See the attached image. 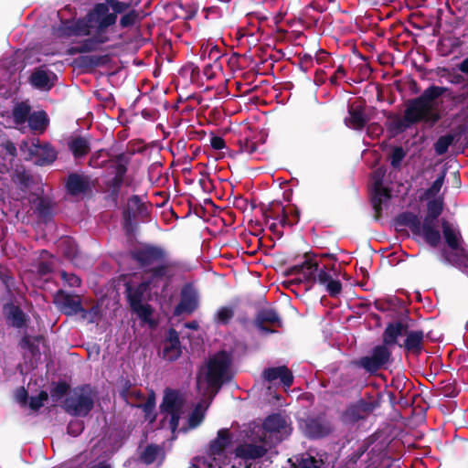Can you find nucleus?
<instances>
[{"label":"nucleus","mask_w":468,"mask_h":468,"mask_svg":"<svg viewBox=\"0 0 468 468\" xmlns=\"http://www.w3.org/2000/svg\"><path fill=\"white\" fill-rule=\"evenodd\" d=\"M132 7V2L105 0L96 4L87 15L77 21L62 24V34L66 36H86L83 42L70 48V53H83L98 50L101 45L111 41L115 33L118 15Z\"/></svg>","instance_id":"7ed1b4c3"},{"label":"nucleus","mask_w":468,"mask_h":468,"mask_svg":"<svg viewBox=\"0 0 468 468\" xmlns=\"http://www.w3.org/2000/svg\"><path fill=\"white\" fill-rule=\"evenodd\" d=\"M56 75L52 71L43 67L36 69L30 77L31 84L35 88L43 90H50L51 87L54 85Z\"/></svg>","instance_id":"6ab92c4d"},{"label":"nucleus","mask_w":468,"mask_h":468,"mask_svg":"<svg viewBox=\"0 0 468 468\" xmlns=\"http://www.w3.org/2000/svg\"><path fill=\"white\" fill-rule=\"evenodd\" d=\"M441 227L444 239L452 250V252L444 250L443 257L448 262L459 265L465 261V252L462 247L460 231L457 227L445 220L442 221Z\"/></svg>","instance_id":"423d86ee"},{"label":"nucleus","mask_w":468,"mask_h":468,"mask_svg":"<svg viewBox=\"0 0 468 468\" xmlns=\"http://www.w3.org/2000/svg\"><path fill=\"white\" fill-rule=\"evenodd\" d=\"M16 400L21 405L26 406L27 401V390L22 388L16 392Z\"/></svg>","instance_id":"3c124183"},{"label":"nucleus","mask_w":468,"mask_h":468,"mask_svg":"<svg viewBox=\"0 0 468 468\" xmlns=\"http://www.w3.org/2000/svg\"><path fill=\"white\" fill-rule=\"evenodd\" d=\"M69 147L75 157H82L90 151V143L88 139L77 136L70 140Z\"/></svg>","instance_id":"72a5a7b5"},{"label":"nucleus","mask_w":468,"mask_h":468,"mask_svg":"<svg viewBox=\"0 0 468 468\" xmlns=\"http://www.w3.org/2000/svg\"><path fill=\"white\" fill-rule=\"evenodd\" d=\"M444 176H445L444 174H441L440 176H438V178L432 183L431 187H429L424 192L422 198H424V199L434 198L441 189V186L444 182Z\"/></svg>","instance_id":"ea45409f"},{"label":"nucleus","mask_w":468,"mask_h":468,"mask_svg":"<svg viewBox=\"0 0 468 468\" xmlns=\"http://www.w3.org/2000/svg\"><path fill=\"white\" fill-rule=\"evenodd\" d=\"M30 111L31 108L28 103L25 101L16 103L11 113L6 116L5 126L14 127L24 132L27 128Z\"/></svg>","instance_id":"2eb2a0df"},{"label":"nucleus","mask_w":468,"mask_h":468,"mask_svg":"<svg viewBox=\"0 0 468 468\" xmlns=\"http://www.w3.org/2000/svg\"><path fill=\"white\" fill-rule=\"evenodd\" d=\"M163 357L169 361L177 359L181 355V346L176 330L170 329L163 344Z\"/></svg>","instance_id":"f3484780"},{"label":"nucleus","mask_w":468,"mask_h":468,"mask_svg":"<svg viewBox=\"0 0 468 468\" xmlns=\"http://www.w3.org/2000/svg\"><path fill=\"white\" fill-rule=\"evenodd\" d=\"M210 145L215 150H221L225 147V142L219 136H212L210 139Z\"/></svg>","instance_id":"603ef678"},{"label":"nucleus","mask_w":468,"mask_h":468,"mask_svg":"<svg viewBox=\"0 0 468 468\" xmlns=\"http://www.w3.org/2000/svg\"><path fill=\"white\" fill-rule=\"evenodd\" d=\"M384 171L380 168L377 169L372 176L371 183V202L376 213V218H378L384 207L389 201V191L383 186L382 181Z\"/></svg>","instance_id":"1a4fd4ad"},{"label":"nucleus","mask_w":468,"mask_h":468,"mask_svg":"<svg viewBox=\"0 0 468 468\" xmlns=\"http://www.w3.org/2000/svg\"><path fill=\"white\" fill-rule=\"evenodd\" d=\"M5 313L13 326L22 327L25 324L26 315L18 307L7 304L5 306Z\"/></svg>","instance_id":"473e14b6"},{"label":"nucleus","mask_w":468,"mask_h":468,"mask_svg":"<svg viewBox=\"0 0 468 468\" xmlns=\"http://www.w3.org/2000/svg\"><path fill=\"white\" fill-rule=\"evenodd\" d=\"M234 315V311L231 307L222 306L215 314L214 320L217 324H226Z\"/></svg>","instance_id":"58836bf2"},{"label":"nucleus","mask_w":468,"mask_h":468,"mask_svg":"<svg viewBox=\"0 0 468 468\" xmlns=\"http://www.w3.org/2000/svg\"><path fill=\"white\" fill-rule=\"evenodd\" d=\"M216 56H217V58H218V56H219V51L218 49H216Z\"/></svg>","instance_id":"0e129e2a"},{"label":"nucleus","mask_w":468,"mask_h":468,"mask_svg":"<svg viewBox=\"0 0 468 468\" xmlns=\"http://www.w3.org/2000/svg\"><path fill=\"white\" fill-rule=\"evenodd\" d=\"M199 304V293L192 284H186L180 293V302L175 309V314H192Z\"/></svg>","instance_id":"ddd939ff"},{"label":"nucleus","mask_w":468,"mask_h":468,"mask_svg":"<svg viewBox=\"0 0 468 468\" xmlns=\"http://www.w3.org/2000/svg\"><path fill=\"white\" fill-rule=\"evenodd\" d=\"M256 322L270 324L271 325L278 327L282 326V322L278 314L272 309H263L259 312Z\"/></svg>","instance_id":"e433bc0d"},{"label":"nucleus","mask_w":468,"mask_h":468,"mask_svg":"<svg viewBox=\"0 0 468 468\" xmlns=\"http://www.w3.org/2000/svg\"><path fill=\"white\" fill-rule=\"evenodd\" d=\"M165 452L162 447L157 445H149L144 450L142 459L146 464L154 463H160L164 460Z\"/></svg>","instance_id":"2f4dec72"},{"label":"nucleus","mask_w":468,"mask_h":468,"mask_svg":"<svg viewBox=\"0 0 468 468\" xmlns=\"http://www.w3.org/2000/svg\"><path fill=\"white\" fill-rule=\"evenodd\" d=\"M109 169V174L112 176V177L108 179V183L112 188L117 189L123 181L126 166L121 161H112L111 162Z\"/></svg>","instance_id":"bb28decb"},{"label":"nucleus","mask_w":468,"mask_h":468,"mask_svg":"<svg viewBox=\"0 0 468 468\" xmlns=\"http://www.w3.org/2000/svg\"><path fill=\"white\" fill-rule=\"evenodd\" d=\"M34 202L36 203V208L40 216L46 217L49 213L48 202L44 198L37 197Z\"/></svg>","instance_id":"a18cd8bd"},{"label":"nucleus","mask_w":468,"mask_h":468,"mask_svg":"<svg viewBox=\"0 0 468 468\" xmlns=\"http://www.w3.org/2000/svg\"><path fill=\"white\" fill-rule=\"evenodd\" d=\"M442 88L431 86L417 99L411 101L405 111L403 116L404 127H410L411 124L420 121L433 124L439 121L440 115L436 111L434 100L442 94Z\"/></svg>","instance_id":"39448f33"},{"label":"nucleus","mask_w":468,"mask_h":468,"mask_svg":"<svg viewBox=\"0 0 468 468\" xmlns=\"http://www.w3.org/2000/svg\"><path fill=\"white\" fill-rule=\"evenodd\" d=\"M299 220V213L295 208H290L288 210L283 209L282 216L280 219V223L282 226H293Z\"/></svg>","instance_id":"a19ab883"},{"label":"nucleus","mask_w":468,"mask_h":468,"mask_svg":"<svg viewBox=\"0 0 468 468\" xmlns=\"http://www.w3.org/2000/svg\"><path fill=\"white\" fill-rule=\"evenodd\" d=\"M137 197H133L131 200H136Z\"/></svg>","instance_id":"69168bd1"},{"label":"nucleus","mask_w":468,"mask_h":468,"mask_svg":"<svg viewBox=\"0 0 468 468\" xmlns=\"http://www.w3.org/2000/svg\"><path fill=\"white\" fill-rule=\"evenodd\" d=\"M122 16L119 21V25L122 28H126L133 26L138 20L139 14L135 9H127L125 12L121 14Z\"/></svg>","instance_id":"4c0bfd02"},{"label":"nucleus","mask_w":468,"mask_h":468,"mask_svg":"<svg viewBox=\"0 0 468 468\" xmlns=\"http://www.w3.org/2000/svg\"><path fill=\"white\" fill-rule=\"evenodd\" d=\"M263 378L267 381H274L280 379L281 382L286 387L289 388L293 381V377L292 372L284 366L277 367H270L263 371Z\"/></svg>","instance_id":"412c9836"},{"label":"nucleus","mask_w":468,"mask_h":468,"mask_svg":"<svg viewBox=\"0 0 468 468\" xmlns=\"http://www.w3.org/2000/svg\"><path fill=\"white\" fill-rule=\"evenodd\" d=\"M92 181L90 176L83 174H71L69 176L66 188L70 195L86 194L91 189Z\"/></svg>","instance_id":"dca6fc26"},{"label":"nucleus","mask_w":468,"mask_h":468,"mask_svg":"<svg viewBox=\"0 0 468 468\" xmlns=\"http://www.w3.org/2000/svg\"><path fill=\"white\" fill-rule=\"evenodd\" d=\"M458 68H459L460 71H462L463 73L468 74V58L463 59L460 63Z\"/></svg>","instance_id":"bf43d9fd"},{"label":"nucleus","mask_w":468,"mask_h":468,"mask_svg":"<svg viewBox=\"0 0 468 468\" xmlns=\"http://www.w3.org/2000/svg\"><path fill=\"white\" fill-rule=\"evenodd\" d=\"M57 303L61 312L67 315L85 313L84 309L81 307L80 301L77 297L65 295L57 299Z\"/></svg>","instance_id":"393cba45"},{"label":"nucleus","mask_w":468,"mask_h":468,"mask_svg":"<svg viewBox=\"0 0 468 468\" xmlns=\"http://www.w3.org/2000/svg\"><path fill=\"white\" fill-rule=\"evenodd\" d=\"M256 325H257L258 329L261 331V334L266 335V334L276 333V330L269 328L263 323L256 322Z\"/></svg>","instance_id":"4d7b16f0"},{"label":"nucleus","mask_w":468,"mask_h":468,"mask_svg":"<svg viewBox=\"0 0 468 468\" xmlns=\"http://www.w3.org/2000/svg\"><path fill=\"white\" fill-rule=\"evenodd\" d=\"M13 181L24 193H26L31 188L34 179L25 169H16L13 174Z\"/></svg>","instance_id":"f704fd0d"},{"label":"nucleus","mask_w":468,"mask_h":468,"mask_svg":"<svg viewBox=\"0 0 468 468\" xmlns=\"http://www.w3.org/2000/svg\"><path fill=\"white\" fill-rule=\"evenodd\" d=\"M420 234H421L425 240L432 247H436L441 241L439 230L432 227V222L429 221V218H425Z\"/></svg>","instance_id":"7c9ffc66"},{"label":"nucleus","mask_w":468,"mask_h":468,"mask_svg":"<svg viewBox=\"0 0 468 468\" xmlns=\"http://www.w3.org/2000/svg\"><path fill=\"white\" fill-rule=\"evenodd\" d=\"M391 351L388 346H377L369 355L361 357L357 365L367 372L375 373L389 361Z\"/></svg>","instance_id":"9d476101"},{"label":"nucleus","mask_w":468,"mask_h":468,"mask_svg":"<svg viewBox=\"0 0 468 468\" xmlns=\"http://www.w3.org/2000/svg\"><path fill=\"white\" fill-rule=\"evenodd\" d=\"M291 433L285 416L272 414L263 423H252L245 431V440L235 452H229L228 430H220L211 441L207 457H196L189 468H249L250 461L262 457L273 445Z\"/></svg>","instance_id":"f257e3e1"},{"label":"nucleus","mask_w":468,"mask_h":468,"mask_svg":"<svg viewBox=\"0 0 468 468\" xmlns=\"http://www.w3.org/2000/svg\"><path fill=\"white\" fill-rule=\"evenodd\" d=\"M48 400V393L40 391L37 396L30 397L29 407L31 410H37L44 405Z\"/></svg>","instance_id":"c03bdc74"},{"label":"nucleus","mask_w":468,"mask_h":468,"mask_svg":"<svg viewBox=\"0 0 468 468\" xmlns=\"http://www.w3.org/2000/svg\"><path fill=\"white\" fill-rule=\"evenodd\" d=\"M442 210V203L439 199H432L428 203V217L429 221L435 220Z\"/></svg>","instance_id":"79ce46f5"},{"label":"nucleus","mask_w":468,"mask_h":468,"mask_svg":"<svg viewBox=\"0 0 468 468\" xmlns=\"http://www.w3.org/2000/svg\"><path fill=\"white\" fill-rule=\"evenodd\" d=\"M405 157V153L401 147H397L391 154V165L394 167L399 166L401 161Z\"/></svg>","instance_id":"49530a36"},{"label":"nucleus","mask_w":468,"mask_h":468,"mask_svg":"<svg viewBox=\"0 0 468 468\" xmlns=\"http://www.w3.org/2000/svg\"><path fill=\"white\" fill-rule=\"evenodd\" d=\"M298 463L295 464L292 462V459L288 460L289 467L286 468H320L323 464L321 460H317L310 454H303L300 460H297Z\"/></svg>","instance_id":"c9c22d12"},{"label":"nucleus","mask_w":468,"mask_h":468,"mask_svg":"<svg viewBox=\"0 0 468 468\" xmlns=\"http://www.w3.org/2000/svg\"><path fill=\"white\" fill-rule=\"evenodd\" d=\"M122 396L123 397V399L126 400L127 403H129L134 407L142 408L143 411L144 412V417L146 420H148L150 422H152L154 420V415L153 413H154V405H155L154 399L148 398L147 400L143 404L134 403L132 400V398L135 397V398L139 399V397H140V392L135 388H131V389L122 390Z\"/></svg>","instance_id":"a211bd4d"},{"label":"nucleus","mask_w":468,"mask_h":468,"mask_svg":"<svg viewBox=\"0 0 468 468\" xmlns=\"http://www.w3.org/2000/svg\"><path fill=\"white\" fill-rule=\"evenodd\" d=\"M132 256L144 269V274L138 285L127 284L128 300L133 312L144 323L152 324L153 310L144 301L154 289L159 288L172 276L176 264L160 246L144 245L133 250Z\"/></svg>","instance_id":"f03ea898"},{"label":"nucleus","mask_w":468,"mask_h":468,"mask_svg":"<svg viewBox=\"0 0 468 468\" xmlns=\"http://www.w3.org/2000/svg\"><path fill=\"white\" fill-rule=\"evenodd\" d=\"M182 407L183 399L181 395L176 390L167 389L161 405L162 412L165 414L162 425L165 427L168 424V428L173 433H175L178 427Z\"/></svg>","instance_id":"0eeeda50"},{"label":"nucleus","mask_w":468,"mask_h":468,"mask_svg":"<svg viewBox=\"0 0 468 468\" xmlns=\"http://www.w3.org/2000/svg\"><path fill=\"white\" fill-rule=\"evenodd\" d=\"M452 140L453 138L451 135L440 137L434 144L435 152L440 155L445 154L449 146L452 144Z\"/></svg>","instance_id":"37998d69"},{"label":"nucleus","mask_w":468,"mask_h":468,"mask_svg":"<svg viewBox=\"0 0 468 468\" xmlns=\"http://www.w3.org/2000/svg\"><path fill=\"white\" fill-rule=\"evenodd\" d=\"M61 277L71 287H78L80 285V279L75 274H68L63 271L61 273Z\"/></svg>","instance_id":"de8ad7c7"},{"label":"nucleus","mask_w":468,"mask_h":468,"mask_svg":"<svg viewBox=\"0 0 468 468\" xmlns=\"http://www.w3.org/2000/svg\"><path fill=\"white\" fill-rule=\"evenodd\" d=\"M397 225L399 227H408L415 234L421 232V223L419 217L411 212H404L400 214L396 219Z\"/></svg>","instance_id":"a878e982"},{"label":"nucleus","mask_w":468,"mask_h":468,"mask_svg":"<svg viewBox=\"0 0 468 468\" xmlns=\"http://www.w3.org/2000/svg\"><path fill=\"white\" fill-rule=\"evenodd\" d=\"M97 314V309L96 308H92L90 312H89V315H90V322H93V317Z\"/></svg>","instance_id":"680f3d73"},{"label":"nucleus","mask_w":468,"mask_h":468,"mask_svg":"<svg viewBox=\"0 0 468 468\" xmlns=\"http://www.w3.org/2000/svg\"><path fill=\"white\" fill-rule=\"evenodd\" d=\"M366 122V116L360 108L351 106L348 109V116L345 119L346 126L355 130H359L364 127Z\"/></svg>","instance_id":"c85d7f7f"},{"label":"nucleus","mask_w":468,"mask_h":468,"mask_svg":"<svg viewBox=\"0 0 468 468\" xmlns=\"http://www.w3.org/2000/svg\"><path fill=\"white\" fill-rule=\"evenodd\" d=\"M257 150V145L254 142L246 140L241 144V152L247 154H252Z\"/></svg>","instance_id":"8fccbe9b"},{"label":"nucleus","mask_w":468,"mask_h":468,"mask_svg":"<svg viewBox=\"0 0 468 468\" xmlns=\"http://www.w3.org/2000/svg\"><path fill=\"white\" fill-rule=\"evenodd\" d=\"M63 243H68L69 247L72 246V240L69 239H66L64 240H62ZM64 253L66 254V256L71 260H74V257H75V250L73 248H69V250L68 251H64Z\"/></svg>","instance_id":"13d9d810"},{"label":"nucleus","mask_w":468,"mask_h":468,"mask_svg":"<svg viewBox=\"0 0 468 468\" xmlns=\"http://www.w3.org/2000/svg\"><path fill=\"white\" fill-rule=\"evenodd\" d=\"M26 149H28V154L26 155V158L37 156V160L36 162L40 165L50 164L57 157L56 151L49 144L41 145L33 142L30 144L28 142H23L20 144V150L24 152Z\"/></svg>","instance_id":"f8f14e48"},{"label":"nucleus","mask_w":468,"mask_h":468,"mask_svg":"<svg viewBox=\"0 0 468 468\" xmlns=\"http://www.w3.org/2000/svg\"><path fill=\"white\" fill-rule=\"evenodd\" d=\"M406 339L403 345H399L404 347L407 351L419 354L422 349V342L424 334L420 330L405 332Z\"/></svg>","instance_id":"b1692460"},{"label":"nucleus","mask_w":468,"mask_h":468,"mask_svg":"<svg viewBox=\"0 0 468 468\" xmlns=\"http://www.w3.org/2000/svg\"><path fill=\"white\" fill-rule=\"evenodd\" d=\"M186 327H187L189 329L196 330L198 327V324L197 322H195V321L189 322V323L186 324Z\"/></svg>","instance_id":"052dcab7"},{"label":"nucleus","mask_w":468,"mask_h":468,"mask_svg":"<svg viewBox=\"0 0 468 468\" xmlns=\"http://www.w3.org/2000/svg\"><path fill=\"white\" fill-rule=\"evenodd\" d=\"M93 468H112V467H111L110 464H108L106 463H100L99 464H97Z\"/></svg>","instance_id":"e2e57ef3"},{"label":"nucleus","mask_w":468,"mask_h":468,"mask_svg":"<svg viewBox=\"0 0 468 468\" xmlns=\"http://www.w3.org/2000/svg\"><path fill=\"white\" fill-rule=\"evenodd\" d=\"M405 330L406 328L401 323L388 324L383 334V346H388L398 344V337L405 334Z\"/></svg>","instance_id":"c756f323"},{"label":"nucleus","mask_w":468,"mask_h":468,"mask_svg":"<svg viewBox=\"0 0 468 468\" xmlns=\"http://www.w3.org/2000/svg\"><path fill=\"white\" fill-rule=\"evenodd\" d=\"M231 362L230 354L221 351L200 367L197 377V388L201 399L189 415L187 429H195L201 424L207 409L222 384L232 378Z\"/></svg>","instance_id":"20e7f679"},{"label":"nucleus","mask_w":468,"mask_h":468,"mask_svg":"<svg viewBox=\"0 0 468 468\" xmlns=\"http://www.w3.org/2000/svg\"><path fill=\"white\" fill-rule=\"evenodd\" d=\"M48 117L44 111L34 112L29 114L27 127L32 131L42 133L48 125Z\"/></svg>","instance_id":"cd10ccee"},{"label":"nucleus","mask_w":468,"mask_h":468,"mask_svg":"<svg viewBox=\"0 0 468 468\" xmlns=\"http://www.w3.org/2000/svg\"><path fill=\"white\" fill-rule=\"evenodd\" d=\"M93 407V397L89 388L73 390L65 400V410L73 416H86Z\"/></svg>","instance_id":"6e6552de"},{"label":"nucleus","mask_w":468,"mask_h":468,"mask_svg":"<svg viewBox=\"0 0 468 468\" xmlns=\"http://www.w3.org/2000/svg\"><path fill=\"white\" fill-rule=\"evenodd\" d=\"M25 358H28L33 367L46 349L45 339L41 336H24L21 340Z\"/></svg>","instance_id":"4468645a"},{"label":"nucleus","mask_w":468,"mask_h":468,"mask_svg":"<svg viewBox=\"0 0 468 468\" xmlns=\"http://www.w3.org/2000/svg\"><path fill=\"white\" fill-rule=\"evenodd\" d=\"M105 153L103 151H100V152L96 153L95 154H93L90 160V165H91L93 167L100 166L102 163H99L98 159L100 156H102Z\"/></svg>","instance_id":"5fc2aeb1"},{"label":"nucleus","mask_w":468,"mask_h":468,"mask_svg":"<svg viewBox=\"0 0 468 468\" xmlns=\"http://www.w3.org/2000/svg\"><path fill=\"white\" fill-rule=\"evenodd\" d=\"M303 432L310 438H321L330 432L329 424L321 419H308L303 426Z\"/></svg>","instance_id":"aec40b11"},{"label":"nucleus","mask_w":468,"mask_h":468,"mask_svg":"<svg viewBox=\"0 0 468 468\" xmlns=\"http://www.w3.org/2000/svg\"><path fill=\"white\" fill-rule=\"evenodd\" d=\"M372 410L373 407L370 403L360 400L347 408L344 413V420L345 421L355 422L364 419Z\"/></svg>","instance_id":"4be33fe9"},{"label":"nucleus","mask_w":468,"mask_h":468,"mask_svg":"<svg viewBox=\"0 0 468 468\" xmlns=\"http://www.w3.org/2000/svg\"><path fill=\"white\" fill-rule=\"evenodd\" d=\"M16 155L15 144L9 141L0 144V173L4 174L12 167L13 161Z\"/></svg>","instance_id":"5701e85b"},{"label":"nucleus","mask_w":468,"mask_h":468,"mask_svg":"<svg viewBox=\"0 0 468 468\" xmlns=\"http://www.w3.org/2000/svg\"><path fill=\"white\" fill-rule=\"evenodd\" d=\"M67 391V387L64 384L58 385L54 390L52 391V397L55 396H63Z\"/></svg>","instance_id":"6e6d98bb"},{"label":"nucleus","mask_w":468,"mask_h":468,"mask_svg":"<svg viewBox=\"0 0 468 468\" xmlns=\"http://www.w3.org/2000/svg\"><path fill=\"white\" fill-rule=\"evenodd\" d=\"M83 430V425L80 421L75 420L69 422L68 426V432L73 436L79 435Z\"/></svg>","instance_id":"09e8293b"},{"label":"nucleus","mask_w":468,"mask_h":468,"mask_svg":"<svg viewBox=\"0 0 468 468\" xmlns=\"http://www.w3.org/2000/svg\"><path fill=\"white\" fill-rule=\"evenodd\" d=\"M308 270L310 274H314V280L319 284L323 285L330 296L335 297L340 294L342 291V284L337 278L325 269H319L317 263H308Z\"/></svg>","instance_id":"9b49d317"},{"label":"nucleus","mask_w":468,"mask_h":468,"mask_svg":"<svg viewBox=\"0 0 468 468\" xmlns=\"http://www.w3.org/2000/svg\"><path fill=\"white\" fill-rule=\"evenodd\" d=\"M0 280L5 285L7 291L11 292V287L13 285L12 278L0 271Z\"/></svg>","instance_id":"864d4df0"}]
</instances>
